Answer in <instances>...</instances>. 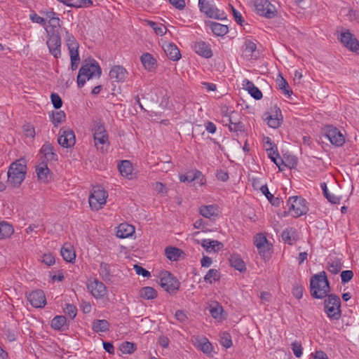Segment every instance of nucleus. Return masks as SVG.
Here are the masks:
<instances>
[{"label": "nucleus", "instance_id": "f257e3e1", "mask_svg": "<svg viewBox=\"0 0 359 359\" xmlns=\"http://www.w3.org/2000/svg\"><path fill=\"white\" fill-rule=\"evenodd\" d=\"M27 161L24 158L13 161L9 166L7 172V184L13 188L19 187L27 175Z\"/></svg>", "mask_w": 359, "mask_h": 359}, {"label": "nucleus", "instance_id": "f03ea898", "mask_svg": "<svg viewBox=\"0 0 359 359\" xmlns=\"http://www.w3.org/2000/svg\"><path fill=\"white\" fill-rule=\"evenodd\" d=\"M102 74V69L98 62L93 59L86 60L84 63L79 69L77 76V85L79 88H82L87 80L93 77L100 78Z\"/></svg>", "mask_w": 359, "mask_h": 359}, {"label": "nucleus", "instance_id": "7ed1b4c3", "mask_svg": "<svg viewBox=\"0 0 359 359\" xmlns=\"http://www.w3.org/2000/svg\"><path fill=\"white\" fill-rule=\"evenodd\" d=\"M330 287L325 271L315 274L310 280L311 295L315 299H323L327 296Z\"/></svg>", "mask_w": 359, "mask_h": 359}, {"label": "nucleus", "instance_id": "20e7f679", "mask_svg": "<svg viewBox=\"0 0 359 359\" xmlns=\"http://www.w3.org/2000/svg\"><path fill=\"white\" fill-rule=\"evenodd\" d=\"M306 201L301 196L290 197L287 201L288 213L294 217L306 214L309 210Z\"/></svg>", "mask_w": 359, "mask_h": 359}, {"label": "nucleus", "instance_id": "39448f33", "mask_svg": "<svg viewBox=\"0 0 359 359\" xmlns=\"http://www.w3.org/2000/svg\"><path fill=\"white\" fill-rule=\"evenodd\" d=\"M158 278L161 287L169 294H175L179 290L180 283L170 272L161 271Z\"/></svg>", "mask_w": 359, "mask_h": 359}, {"label": "nucleus", "instance_id": "423d86ee", "mask_svg": "<svg viewBox=\"0 0 359 359\" xmlns=\"http://www.w3.org/2000/svg\"><path fill=\"white\" fill-rule=\"evenodd\" d=\"M340 42L348 50L359 54V41L348 29L341 30Z\"/></svg>", "mask_w": 359, "mask_h": 359}, {"label": "nucleus", "instance_id": "0eeeda50", "mask_svg": "<svg viewBox=\"0 0 359 359\" xmlns=\"http://www.w3.org/2000/svg\"><path fill=\"white\" fill-rule=\"evenodd\" d=\"M107 193L100 187H94L89 196V205L92 210H98L106 203Z\"/></svg>", "mask_w": 359, "mask_h": 359}, {"label": "nucleus", "instance_id": "6e6552de", "mask_svg": "<svg viewBox=\"0 0 359 359\" xmlns=\"http://www.w3.org/2000/svg\"><path fill=\"white\" fill-rule=\"evenodd\" d=\"M254 6L259 15L273 18L276 15L277 11L275 6L269 0H255Z\"/></svg>", "mask_w": 359, "mask_h": 359}, {"label": "nucleus", "instance_id": "1a4fd4ad", "mask_svg": "<svg viewBox=\"0 0 359 359\" xmlns=\"http://www.w3.org/2000/svg\"><path fill=\"white\" fill-rule=\"evenodd\" d=\"M95 145L98 148V144L104 145L108 142V135L103 123H95L93 128Z\"/></svg>", "mask_w": 359, "mask_h": 359}, {"label": "nucleus", "instance_id": "9d476101", "mask_svg": "<svg viewBox=\"0 0 359 359\" xmlns=\"http://www.w3.org/2000/svg\"><path fill=\"white\" fill-rule=\"evenodd\" d=\"M57 142L62 147L69 148L75 144V135L72 130L61 129L60 130Z\"/></svg>", "mask_w": 359, "mask_h": 359}, {"label": "nucleus", "instance_id": "9b49d317", "mask_svg": "<svg viewBox=\"0 0 359 359\" xmlns=\"http://www.w3.org/2000/svg\"><path fill=\"white\" fill-rule=\"evenodd\" d=\"M212 0H199L198 5L201 11L205 13L207 16L211 18L223 19L222 15L224 13H220V11L214 8L211 5Z\"/></svg>", "mask_w": 359, "mask_h": 359}, {"label": "nucleus", "instance_id": "f8f14e48", "mask_svg": "<svg viewBox=\"0 0 359 359\" xmlns=\"http://www.w3.org/2000/svg\"><path fill=\"white\" fill-rule=\"evenodd\" d=\"M46 43L50 53L55 58L60 57L61 39L58 33H53L52 34L49 35Z\"/></svg>", "mask_w": 359, "mask_h": 359}, {"label": "nucleus", "instance_id": "ddd939ff", "mask_svg": "<svg viewBox=\"0 0 359 359\" xmlns=\"http://www.w3.org/2000/svg\"><path fill=\"white\" fill-rule=\"evenodd\" d=\"M222 113L224 114V118H226V120H224V121L229 122V128L231 131L233 132H241L244 130V125L242 122L239 121L237 119V116H238V113L235 112L234 111H231L229 115L227 114V109L224 112V111L222 109Z\"/></svg>", "mask_w": 359, "mask_h": 359}, {"label": "nucleus", "instance_id": "4468645a", "mask_svg": "<svg viewBox=\"0 0 359 359\" xmlns=\"http://www.w3.org/2000/svg\"><path fill=\"white\" fill-rule=\"evenodd\" d=\"M87 287L92 295L97 299L102 298L107 294L106 286L97 278L88 283Z\"/></svg>", "mask_w": 359, "mask_h": 359}, {"label": "nucleus", "instance_id": "2eb2a0df", "mask_svg": "<svg viewBox=\"0 0 359 359\" xmlns=\"http://www.w3.org/2000/svg\"><path fill=\"white\" fill-rule=\"evenodd\" d=\"M28 301L35 308L44 307L46 304L45 294L41 290L32 291L27 297Z\"/></svg>", "mask_w": 359, "mask_h": 359}, {"label": "nucleus", "instance_id": "dca6fc26", "mask_svg": "<svg viewBox=\"0 0 359 359\" xmlns=\"http://www.w3.org/2000/svg\"><path fill=\"white\" fill-rule=\"evenodd\" d=\"M109 75L114 81L123 82L127 77L128 72L122 66L115 65L111 69Z\"/></svg>", "mask_w": 359, "mask_h": 359}, {"label": "nucleus", "instance_id": "f3484780", "mask_svg": "<svg viewBox=\"0 0 359 359\" xmlns=\"http://www.w3.org/2000/svg\"><path fill=\"white\" fill-rule=\"evenodd\" d=\"M323 141H329L332 144L337 145V128L332 126H326L321 131Z\"/></svg>", "mask_w": 359, "mask_h": 359}, {"label": "nucleus", "instance_id": "a211bd4d", "mask_svg": "<svg viewBox=\"0 0 359 359\" xmlns=\"http://www.w3.org/2000/svg\"><path fill=\"white\" fill-rule=\"evenodd\" d=\"M325 311L330 318H337V313L334 311V305L337 304V295L332 294L325 300Z\"/></svg>", "mask_w": 359, "mask_h": 359}, {"label": "nucleus", "instance_id": "6ab92c4d", "mask_svg": "<svg viewBox=\"0 0 359 359\" xmlns=\"http://www.w3.org/2000/svg\"><path fill=\"white\" fill-rule=\"evenodd\" d=\"M257 45L250 40H245L243 44V55L248 60L257 57Z\"/></svg>", "mask_w": 359, "mask_h": 359}, {"label": "nucleus", "instance_id": "aec40b11", "mask_svg": "<svg viewBox=\"0 0 359 359\" xmlns=\"http://www.w3.org/2000/svg\"><path fill=\"white\" fill-rule=\"evenodd\" d=\"M201 244L209 253L217 252L224 248V244L222 243L210 239H203Z\"/></svg>", "mask_w": 359, "mask_h": 359}, {"label": "nucleus", "instance_id": "412c9836", "mask_svg": "<svg viewBox=\"0 0 359 359\" xmlns=\"http://www.w3.org/2000/svg\"><path fill=\"white\" fill-rule=\"evenodd\" d=\"M36 172L39 180L42 182H48L51 178L50 171L44 162L36 166Z\"/></svg>", "mask_w": 359, "mask_h": 359}, {"label": "nucleus", "instance_id": "4be33fe9", "mask_svg": "<svg viewBox=\"0 0 359 359\" xmlns=\"http://www.w3.org/2000/svg\"><path fill=\"white\" fill-rule=\"evenodd\" d=\"M243 88L250 94V95L257 100L262 99V91L255 86L253 82L248 79H245L243 82Z\"/></svg>", "mask_w": 359, "mask_h": 359}, {"label": "nucleus", "instance_id": "5701e85b", "mask_svg": "<svg viewBox=\"0 0 359 359\" xmlns=\"http://www.w3.org/2000/svg\"><path fill=\"white\" fill-rule=\"evenodd\" d=\"M135 233V227L128 223L120 224L117 227L116 236L120 238H126L131 236Z\"/></svg>", "mask_w": 359, "mask_h": 359}, {"label": "nucleus", "instance_id": "b1692460", "mask_svg": "<svg viewBox=\"0 0 359 359\" xmlns=\"http://www.w3.org/2000/svg\"><path fill=\"white\" fill-rule=\"evenodd\" d=\"M197 180H200L198 182L200 184H203L204 183L202 172L196 170L188 172L185 175H180V180L182 182H191Z\"/></svg>", "mask_w": 359, "mask_h": 359}, {"label": "nucleus", "instance_id": "393cba45", "mask_svg": "<svg viewBox=\"0 0 359 359\" xmlns=\"http://www.w3.org/2000/svg\"><path fill=\"white\" fill-rule=\"evenodd\" d=\"M195 52L205 58H210L212 56V52L209 44L204 41L196 42L194 45Z\"/></svg>", "mask_w": 359, "mask_h": 359}, {"label": "nucleus", "instance_id": "a878e982", "mask_svg": "<svg viewBox=\"0 0 359 359\" xmlns=\"http://www.w3.org/2000/svg\"><path fill=\"white\" fill-rule=\"evenodd\" d=\"M275 115H269L266 117L265 120L267 121V124L269 127L277 128L280 126L282 121L281 110L279 108H276Z\"/></svg>", "mask_w": 359, "mask_h": 359}, {"label": "nucleus", "instance_id": "bb28decb", "mask_svg": "<svg viewBox=\"0 0 359 359\" xmlns=\"http://www.w3.org/2000/svg\"><path fill=\"white\" fill-rule=\"evenodd\" d=\"M164 51L167 56L173 61H177L181 57L180 50L174 43L166 44L164 47Z\"/></svg>", "mask_w": 359, "mask_h": 359}, {"label": "nucleus", "instance_id": "cd10ccee", "mask_svg": "<svg viewBox=\"0 0 359 359\" xmlns=\"http://www.w3.org/2000/svg\"><path fill=\"white\" fill-rule=\"evenodd\" d=\"M165 255L170 261H177L184 255V252L180 248L175 247H167L165 249Z\"/></svg>", "mask_w": 359, "mask_h": 359}, {"label": "nucleus", "instance_id": "c85d7f7f", "mask_svg": "<svg viewBox=\"0 0 359 359\" xmlns=\"http://www.w3.org/2000/svg\"><path fill=\"white\" fill-rule=\"evenodd\" d=\"M66 43L69 49V55L79 53L78 49L79 45L76 41L74 36L70 34L68 31H66Z\"/></svg>", "mask_w": 359, "mask_h": 359}, {"label": "nucleus", "instance_id": "c756f323", "mask_svg": "<svg viewBox=\"0 0 359 359\" xmlns=\"http://www.w3.org/2000/svg\"><path fill=\"white\" fill-rule=\"evenodd\" d=\"M140 60L146 69L151 71L155 69L156 60L150 53H144L141 56Z\"/></svg>", "mask_w": 359, "mask_h": 359}, {"label": "nucleus", "instance_id": "7c9ffc66", "mask_svg": "<svg viewBox=\"0 0 359 359\" xmlns=\"http://www.w3.org/2000/svg\"><path fill=\"white\" fill-rule=\"evenodd\" d=\"M209 26L212 32L217 36H224L229 32V28L226 25L216 22H209Z\"/></svg>", "mask_w": 359, "mask_h": 359}, {"label": "nucleus", "instance_id": "2f4dec72", "mask_svg": "<svg viewBox=\"0 0 359 359\" xmlns=\"http://www.w3.org/2000/svg\"><path fill=\"white\" fill-rule=\"evenodd\" d=\"M231 266L240 272L246 270L245 264L243 260L238 255H233L229 258Z\"/></svg>", "mask_w": 359, "mask_h": 359}, {"label": "nucleus", "instance_id": "473e14b6", "mask_svg": "<svg viewBox=\"0 0 359 359\" xmlns=\"http://www.w3.org/2000/svg\"><path fill=\"white\" fill-rule=\"evenodd\" d=\"M110 324L106 320H95L92 324V329L95 332H105L109 330Z\"/></svg>", "mask_w": 359, "mask_h": 359}, {"label": "nucleus", "instance_id": "72a5a7b5", "mask_svg": "<svg viewBox=\"0 0 359 359\" xmlns=\"http://www.w3.org/2000/svg\"><path fill=\"white\" fill-rule=\"evenodd\" d=\"M14 232L12 225L6 222H0V240L9 238Z\"/></svg>", "mask_w": 359, "mask_h": 359}, {"label": "nucleus", "instance_id": "f704fd0d", "mask_svg": "<svg viewBox=\"0 0 359 359\" xmlns=\"http://www.w3.org/2000/svg\"><path fill=\"white\" fill-rule=\"evenodd\" d=\"M41 152L43 154L44 157L48 161L57 160V154L54 152V148L51 144L46 143L44 144L41 149Z\"/></svg>", "mask_w": 359, "mask_h": 359}, {"label": "nucleus", "instance_id": "c9c22d12", "mask_svg": "<svg viewBox=\"0 0 359 359\" xmlns=\"http://www.w3.org/2000/svg\"><path fill=\"white\" fill-rule=\"evenodd\" d=\"M61 255L63 259L67 262H72L75 260L76 255L73 250L72 247L69 245L68 246L64 245L61 248Z\"/></svg>", "mask_w": 359, "mask_h": 359}, {"label": "nucleus", "instance_id": "e433bc0d", "mask_svg": "<svg viewBox=\"0 0 359 359\" xmlns=\"http://www.w3.org/2000/svg\"><path fill=\"white\" fill-rule=\"evenodd\" d=\"M197 348L208 355H210L213 351L212 344L206 338H203L198 341Z\"/></svg>", "mask_w": 359, "mask_h": 359}, {"label": "nucleus", "instance_id": "4c0bfd02", "mask_svg": "<svg viewBox=\"0 0 359 359\" xmlns=\"http://www.w3.org/2000/svg\"><path fill=\"white\" fill-rule=\"evenodd\" d=\"M217 208L214 205H203L199 209L200 214L206 218L217 215Z\"/></svg>", "mask_w": 359, "mask_h": 359}, {"label": "nucleus", "instance_id": "58836bf2", "mask_svg": "<svg viewBox=\"0 0 359 359\" xmlns=\"http://www.w3.org/2000/svg\"><path fill=\"white\" fill-rule=\"evenodd\" d=\"M118 168L122 176L128 177L132 174L133 167L129 161H122L118 165Z\"/></svg>", "mask_w": 359, "mask_h": 359}, {"label": "nucleus", "instance_id": "ea45409f", "mask_svg": "<svg viewBox=\"0 0 359 359\" xmlns=\"http://www.w3.org/2000/svg\"><path fill=\"white\" fill-rule=\"evenodd\" d=\"M99 274L104 281H110L111 276L110 273L109 265L105 262H102L100 264Z\"/></svg>", "mask_w": 359, "mask_h": 359}, {"label": "nucleus", "instance_id": "a19ab883", "mask_svg": "<svg viewBox=\"0 0 359 359\" xmlns=\"http://www.w3.org/2000/svg\"><path fill=\"white\" fill-rule=\"evenodd\" d=\"M140 295L144 299H153L157 297V292L151 287H144L140 290Z\"/></svg>", "mask_w": 359, "mask_h": 359}, {"label": "nucleus", "instance_id": "79ce46f5", "mask_svg": "<svg viewBox=\"0 0 359 359\" xmlns=\"http://www.w3.org/2000/svg\"><path fill=\"white\" fill-rule=\"evenodd\" d=\"M260 190L265 195L266 198L270 201L272 205L279 206L281 203V199L278 197H274L273 194H271L268 189L266 185L262 186Z\"/></svg>", "mask_w": 359, "mask_h": 359}, {"label": "nucleus", "instance_id": "37998d69", "mask_svg": "<svg viewBox=\"0 0 359 359\" xmlns=\"http://www.w3.org/2000/svg\"><path fill=\"white\" fill-rule=\"evenodd\" d=\"M51 121L55 127L65 121L66 114L63 111H53Z\"/></svg>", "mask_w": 359, "mask_h": 359}, {"label": "nucleus", "instance_id": "c03bdc74", "mask_svg": "<svg viewBox=\"0 0 359 359\" xmlns=\"http://www.w3.org/2000/svg\"><path fill=\"white\" fill-rule=\"evenodd\" d=\"M219 278L220 273L218 270L215 269H210L204 276V280L210 284H212L213 282L219 280Z\"/></svg>", "mask_w": 359, "mask_h": 359}, {"label": "nucleus", "instance_id": "a18cd8bd", "mask_svg": "<svg viewBox=\"0 0 359 359\" xmlns=\"http://www.w3.org/2000/svg\"><path fill=\"white\" fill-rule=\"evenodd\" d=\"M67 318L64 316H57L51 320V327L57 330H62L66 324Z\"/></svg>", "mask_w": 359, "mask_h": 359}, {"label": "nucleus", "instance_id": "49530a36", "mask_svg": "<svg viewBox=\"0 0 359 359\" xmlns=\"http://www.w3.org/2000/svg\"><path fill=\"white\" fill-rule=\"evenodd\" d=\"M136 344L130 341L123 342L120 346V351L124 354H131L136 350Z\"/></svg>", "mask_w": 359, "mask_h": 359}, {"label": "nucleus", "instance_id": "de8ad7c7", "mask_svg": "<svg viewBox=\"0 0 359 359\" xmlns=\"http://www.w3.org/2000/svg\"><path fill=\"white\" fill-rule=\"evenodd\" d=\"M209 311L211 316L214 318L217 319L220 318L222 313L223 312V309L222 306H220L217 302H216L215 304H212L210 306Z\"/></svg>", "mask_w": 359, "mask_h": 359}, {"label": "nucleus", "instance_id": "09e8293b", "mask_svg": "<svg viewBox=\"0 0 359 359\" xmlns=\"http://www.w3.org/2000/svg\"><path fill=\"white\" fill-rule=\"evenodd\" d=\"M279 89H280L285 95H290L292 92L290 90V86L286 80L281 76L277 79Z\"/></svg>", "mask_w": 359, "mask_h": 359}, {"label": "nucleus", "instance_id": "8fccbe9b", "mask_svg": "<svg viewBox=\"0 0 359 359\" xmlns=\"http://www.w3.org/2000/svg\"><path fill=\"white\" fill-rule=\"evenodd\" d=\"M320 187L323 190V193L324 196L327 198V200L331 203L332 204L337 203V197L334 195H331L327 189V187L325 182L320 183Z\"/></svg>", "mask_w": 359, "mask_h": 359}, {"label": "nucleus", "instance_id": "3c124183", "mask_svg": "<svg viewBox=\"0 0 359 359\" xmlns=\"http://www.w3.org/2000/svg\"><path fill=\"white\" fill-rule=\"evenodd\" d=\"M220 344L225 348H228L232 346V340L230 334L223 332L220 336Z\"/></svg>", "mask_w": 359, "mask_h": 359}, {"label": "nucleus", "instance_id": "603ef678", "mask_svg": "<svg viewBox=\"0 0 359 359\" xmlns=\"http://www.w3.org/2000/svg\"><path fill=\"white\" fill-rule=\"evenodd\" d=\"M92 0H73L72 8H88L93 5Z\"/></svg>", "mask_w": 359, "mask_h": 359}, {"label": "nucleus", "instance_id": "864d4df0", "mask_svg": "<svg viewBox=\"0 0 359 359\" xmlns=\"http://www.w3.org/2000/svg\"><path fill=\"white\" fill-rule=\"evenodd\" d=\"M294 233V231L292 230V229H286L282 232V239L284 241L285 243L292 245V241L294 240V238L292 239V236Z\"/></svg>", "mask_w": 359, "mask_h": 359}, {"label": "nucleus", "instance_id": "5fc2aeb1", "mask_svg": "<svg viewBox=\"0 0 359 359\" xmlns=\"http://www.w3.org/2000/svg\"><path fill=\"white\" fill-rule=\"evenodd\" d=\"M149 25L154 30L157 35L163 36L166 32V27L164 26H158V24L153 21H149Z\"/></svg>", "mask_w": 359, "mask_h": 359}, {"label": "nucleus", "instance_id": "6e6d98bb", "mask_svg": "<svg viewBox=\"0 0 359 359\" xmlns=\"http://www.w3.org/2000/svg\"><path fill=\"white\" fill-rule=\"evenodd\" d=\"M353 9L351 6L345 2H343V6H341L340 14L343 16L349 17V19H352Z\"/></svg>", "mask_w": 359, "mask_h": 359}, {"label": "nucleus", "instance_id": "4d7b16f0", "mask_svg": "<svg viewBox=\"0 0 359 359\" xmlns=\"http://www.w3.org/2000/svg\"><path fill=\"white\" fill-rule=\"evenodd\" d=\"M269 243L266 238L262 233H259L256 236L255 240V245L257 248L264 247V245Z\"/></svg>", "mask_w": 359, "mask_h": 359}, {"label": "nucleus", "instance_id": "13d9d810", "mask_svg": "<svg viewBox=\"0 0 359 359\" xmlns=\"http://www.w3.org/2000/svg\"><path fill=\"white\" fill-rule=\"evenodd\" d=\"M291 346H292V351H293L294 355L297 358H300L302 355V351H303L301 343L295 341L292 343Z\"/></svg>", "mask_w": 359, "mask_h": 359}, {"label": "nucleus", "instance_id": "bf43d9fd", "mask_svg": "<svg viewBox=\"0 0 359 359\" xmlns=\"http://www.w3.org/2000/svg\"><path fill=\"white\" fill-rule=\"evenodd\" d=\"M65 314L68 315L71 319H74L77 313V309L73 304H67L65 309Z\"/></svg>", "mask_w": 359, "mask_h": 359}, {"label": "nucleus", "instance_id": "052dcab7", "mask_svg": "<svg viewBox=\"0 0 359 359\" xmlns=\"http://www.w3.org/2000/svg\"><path fill=\"white\" fill-rule=\"evenodd\" d=\"M50 99H51V102H52V104H53V107L56 109H60L62 106V99L59 96L58 94H57V93H52L51 95H50Z\"/></svg>", "mask_w": 359, "mask_h": 359}, {"label": "nucleus", "instance_id": "680f3d73", "mask_svg": "<svg viewBox=\"0 0 359 359\" xmlns=\"http://www.w3.org/2000/svg\"><path fill=\"white\" fill-rule=\"evenodd\" d=\"M303 292L304 288L301 285L296 283L293 285L292 292L294 297H295L297 299H299L302 297Z\"/></svg>", "mask_w": 359, "mask_h": 359}, {"label": "nucleus", "instance_id": "e2e57ef3", "mask_svg": "<svg viewBox=\"0 0 359 359\" xmlns=\"http://www.w3.org/2000/svg\"><path fill=\"white\" fill-rule=\"evenodd\" d=\"M341 279L342 283H346L350 281L353 277V272L351 270L343 271L341 273Z\"/></svg>", "mask_w": 359, "mask_h": 359}, {"label": "nucleus", "instance_id": "0e129e2a", "mask_svg": "<svg viewBox=\"0 0 359 359\" xmlns=\"http://www.w3.org/2000/svg\"><path fill=\"white\" fill-rule=\"evenodd\" d=\"M71 59V67L72 70H75L78 68L79 63L80 61V57L79 53L69 55Z\"/></svg>", "mask_w": 359, "mask_h": 359}, {"label": "nucleus", "instance_id": "69168bd1", "mask_svg": "<svg viewBox=\"0 0 359 359\" xmlns=\"http://www.w3.org/2000/svg\"><path fill=\"white\" fill-rule=\"evenodd\" d=\"M266 151L269 157L271 159L272 161H273L277 157H279V154L278 153L276 145L270 147L266 149Z\"/></svg>", "mask_w": 359, "mask_h": 359}, {"label": "nucleus", "instance_id": "338daca9", "mask_svg": "<svg viewBox=\"0 0 359 359\" xmlns=\"http://www.w3.org/2000/svg\"><path fill=\"white\" fill-rule=\"evenodd\" d=\"M23 131L26 137H34L35 135V130L32 126L26 124L23 126Z\"/></svg>", "mask_w": 359, "mask_h": 359}, {"label": "nucleus", "instance_id": "774afa93", "mask_svg": "<svg viewBox=\"0 0 359 359\" xmlns=\"http://www.w3.org/2000/svg\"><path fill=\"white\" fill-rule=\"evenodd\" d=\"M134 269L137 275H142L143 277L150 276V272L141 266L135 264Z\"/></svg>", "mask_w": 359, "mask_h": 359}]
</instances>
